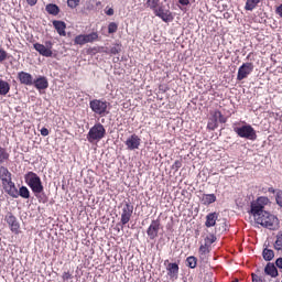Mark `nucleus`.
<instances>
[{
  "mask_svg": "<svg viewBox=\"0 0 282 282\" xmlns=\"http://www.w3.org/2000/svg\"><path fill=\"white\" fill-rule=\"evenodd\" d=\"M268 204H270V198L260 196L251 202L250 213L257 224L269 230H276V228H279V218L264 209Z\"/></svg>",
  "mask_w": 282,
  "mask_h": 282,
  "instance_id": "obj_1",
  "label": "nucleus"
},
{
  "mask_svg": "<svg viewBox=\"0 0 282 282\" xmlns=\"http://www.w3.org/2000/svg\"><path fill=\"white\" fill-rule=\"evenodd\" d=\"M24 182L29 185L39 202H42V204H45V202H47V198L43 194V182L41 181V176L39 174L34 172H28L24 175Z\"/></svg>",
  "mask_w": 282,
  "mask_h": 282,
  "instance_id": "obj_2",
  "label": "nucleus"
},
{
  "mask_svg": "<svg viewBox=\"0 0 282 282\" xmlns=\"http://www.w3.org/2000/svg\"><path fill=\"white\" fill-rule=\"evenodd\" d=\"M147 6L152 10L155 17H159L164 23H171V21H173V13H171L169 4H164L160 1H148Z\"/></svg>",
  "mask_w": 282,
  "mask_h": 282,
  "instance_id": "obj_3",
  "label": "nucleus"
},
{
  "mask_svg": "<svg viewBox=\"0 0 282 282\" xmlns=\"http://www.w3.org/2000/svg\"><path fill=\"white\" fill-rule=\"evenodd\" d=\"M105 135H107L105 126H102V123H95L94 127L89 129L86 138L90 144H94V142H100Z\"/></svg>",
  "mask_w": 282,
  "mask_h": 282,
  "instance_id": "obj_4",
  "label": "nucleus"
},
{
  "mask_svg": "<svg viewBox=\"0 0 282 282\" xmlns=\"http://www.w3.org/2000/svg\"><path fill=\"white\" fill-rule=\"evenodd\" d=\"M121 212V218H120V223L117 224V228L118 226H121V228H124V226H127V224H129L131 221V218L133 217V205L131 204V202L129 200H124L121 205H120Z\"/></svg>",
  "mask_w": 282,
  "mask_h": 282,
  "instance_id": "obj_5",
  "label": "nucleus"
},
{
  "mask_svg": "<svg viewBox=\"0 0 282 282\" xmlns=\"http://www.w3.org/2000/svg\"><path fill=\"white\" fill-rule=\"evenodd\" d=\"M109 102L105 99H93L89 101V108L93 113L100 116L101 118L109 115Z\"/></svg>",
  "mask_w": 282,
  "mask_h": 282,
  "instance_id": "obj_6",
  "label": "nucleus"
},
{
  "mask_svg": "<svg viewBox=\"0 0 282 282\" xmlns=\"http://www.w3.org/2000/svg\"><path fill=\"white\" fill-rule=\"evenodd\" d=\"M234 131H235V133H237V135L239 138H245V140H251L252 142H254V140H257V131L250 124H245L242 127H236V128H234Z\"/></svg>",
  "mask_w": 282,
  "mask_h": 282,
  "instance_id": "obj_7",
  "label": "nucleus"
},
{
  "mask_svg": "<svg viewBox=\"0 0 282 282\" xmlns=\"http://www.w3.org/2000/svg\"><path fill=\"white\" fill-rule=\"evenodd\" d=\"M33 47L40 56H44L45 58H52V56H54V52L52 51L54 42L52 41H46L44 44L35 43Z\"/></svg>",
  "mask_w": 282,
  "mask_h": 282,
  "instance_id": "obj_8",
  "label": "nucleus"
},
{
  "mask_svg": "<svg viewBox=\"0 0 282 282\" xmlns=\"http://www.w3.org/2000/svg\"><path fill=\"white\" fill-rule=\"evenodd\" d=\"M219 122L220 124H226L227 119L226 117H224L221 111L215 110L214 112H212V117L208 120L207 129H209V131H215V129L219 127Z\"/></svg>",
  "mask_w": 282,
  "mask_h": 282,
  "instance_id": "obj_9",
  "label": "nucleus"
},
{
  "mask_svg": "<svg viewBox=\"0 0 282 282\" xmlns=\"http://www.w3.org/2000/svg\"><path fill=\"white\" fill-rule=\"evenodd\" d=\"M254 72V64L252 62L243 63L238 68L237 80H246Z\"/></svg>",
  "mask_w": 282,
  "mask_h": 282,
  "instance_id": "obj_10",
  "label": "nucleus"
},
{
  "mask_svg": "<svg viewBox=\"0 0 282 282\" xmlns=\"http://www.w3.org/2000/svg\"><path fill=\"white\" fill-rule=\"evenodd\" d=\"M4 221L8 224L11 232H14V235H19L21 225L19 224V219H17V216H14L12 212L7 213V215L4 216Z\"/></svg>",
  "mask_w": 282,
  "mask_h": 282,
  "instance_id": "obj_11",
  "label": "nucleus"
},
{
  "mask_svg": "<svg viewBox=\"0 0 282 282\" xmlns=\"http://www.w3.org/2000/svg\"><path fill=\"white\" fill-rule=\"evenodd\" d=\"M124 144L128 151H135L140 149V144H142V139H140L138 134H132L126 140Z\"/></svg>",
  "mask_w": 282,
  "mask_h": 282,
  "instance_id": "obj_12",
  "label": "nucleus"
},
{
  "mask_svg": "<svg viewBox=\"0 0 282 282\" xmlns=\"http://www.w3.org/2000/svg\"><path fill=\"white\" fill-rule=\"evenodd\" d=\"M159 232H160V218L151 221V224L147 230V235H148L149 239H151L153 241L154 239H158Z\"/></svg>",
  "mask_w": 282,
  "mask_h": 282,
  "instance_id": "obj_13",
  "label": "nucleus"
},
{
  "mask_svg": "<svg viewBox=\"0 0 282 282\" xmlns=\"http://www.w3.org/2000/svg\"><path fill=\"white\" fill-rule=\"evenodd\" d=\"M18 80L21 85H26V87H32V85H34V77L28 72H19Z\"/></svg>",
  "mask_w": 282,
  "mask_h": 282,
  "instance_id": "obj_14",
  "label": "nucleus"
},
{
  "mask_svg": "<svg viewBox=\"0 0 282 282\" xmlns=\"http://www.w3.org/2000/svg\"><path fill=\"white\" fill-rule=\"evenodd\" d=\"M2 188H4V192L9 194L10 197H13V199L19 198V189L17 188L14 182L9 181V183H4Z\"/></svg>",
  "mask_w": 282,
  "mask_h": 282,
  "instance_id": "obj_15",
  "label": "nucleus"
},
{
  "mask_svg": "<svg viewBox=\"0 0 282 282\" xmlns=\"http://www.w3.org/2000/svg\"><path fill=\"white\" fill-rule=\"evenodd\" d=\"M33 86L39 91L43 89H47L50 87V82H47V77L45 76H39L36 79H33Z\"/></svg>",
  "mask_w": 282,
  "mask_h": 282,
  "instance_id": "obj_16",
  "label": "nucleus"
},
{
  "mask_svg": "<svg viewBox=\"0 0 282 282\" xmlns=\"http://www.w3.org/2000/svg\"><path fill=\"white\" fill-rule=\"evenodd\" d=\"M53 28H55L59 36H67V32H65V30H67V24L65 22L61 20H54Z\"/></svg>",
  "mask_w": 282,
  "mask_h": 282,
  "instance_id": "obj_17",
  "label": "nucleus"
},
{
  "mask_svg": "<svg viewBox=\"0 0 282 282\" xmlns=\"http://www.w3.org/2000/svg\"><path fill=\"white\" fill-rule=\"evenodd\" d=\"M0 180L3 184H8L9 182H12V173L10 172V170H8V167L6 166H0Z\"/></svg>",
  "mask_w": 282,
  "mask_h": 282,
  "instance_id": "obj_18",
  "label": "nucleus"
},
{
  "mask_svg": "<svg viewBox=\"0 0 282 282\" xmlns=\"http://www.w3.org/2000/svg\"><path fill=\"white\" fill-rule=\"evenodd\" d=\"M217 219H219V214L218 213H209L206 216V221H205V226L206 228H213V226H215V224H217Z\"/></svg>",
  "mask_w": 282,
  "mask_h": 282,
  "instance_id": "obj_19",
  "label": "nucleus"
},
{
  "mask_svg": "<svg viewBox=\"0 0 282 282\" xmlns=\"http://www.w3.org/2000/svg\"><path fill=\"white\" fill-rule=\"evenodd\" d=\"M200 202L204 206H210V204H215V202H217V196L215 194H203Z\"/></svg>",
  "mask_w": 282,
  "mask_h": 282,
  "instance_id": "obj_20",
  "label": "nucleus"
},
{
  "mask_svg": "<svg viewBox=\"0 0 282 282\" xmlns=\"http://www.w3.org/2000/svg\"><path fill=\"white\" fill-rule=\"evenodd\" d=\"M167 274L170 279H177V274H180V265H177V263H170L167 265Z\"/></svg>",
  "mask_w": 282,
  "mask_h": 282,
  "instance_id": "obj_21",
  "label": "nucleus"
},
{
  "mask_svg": "<svg viewBox=\"0 0 282 282\" xmlns=\"http://www.w3.org/2000/svg\"><path fill=\"white\" fill-rule=\"evenodd\" d=\"M45 10L47 14H52V17H58V14L61 13V8H58V6L54 3L46 4Z\"/></svg>",
  "mask_w": 282,
  "mask_h": 282,
  "instance_id": "obj_22",
  "label": "nucleus"
},
{
  "mask_svg": "<svg viewBox=\"0 0 282 282\" xmlns=\"http://www.w3.org/2000/svg\"><path fill=\"white\" fill-rule=\"evenodd\" d=\"M265 274L269 276L275 278L279 276V270H276V267L272 263H268L264 268Z\"/></svg>",
  "mask_w": 282,
  "mask_h": 282,
  "instance_id": "obj_23",
  "label": "nucleus"
},
{
  "mask_svg": "<svg viewBox=\"0 0 282 282\" xmlns=\"http://www.w3.org/2000/svg\"><path fill=\"white\" fill-rule=\"evenodd\" d=\"M8 94H10V84L0 79V96H8Z\"/></svg>",
  "mask_w": 282,
  "mask_h": 282,
  "instance_id": "obj_24",
  "label": "nucleus"
},
{
  "mask_svg": "<svg viewBox=\"0 0 282 282\" xmlns=\"http://www.w3.org/2000/svg\"><path fill=\"white\" fill-rule=\"evenodd\" d=\"M18 197H22V199H30V189L25 186H21L18 191Z\"/></svg>",
  "mask_w": 282,
  "mask_h": 282,
  "instance_id": "obj_25",
  "label": "nucleus"
},
{
  "mask_svg": "<svg viewBox=\"0 0 282 282\" xmlns=\"http://www.w3.org/2000/svg\"><path fill=\"white\" fill-rule=\"evenodd\" d=\"M262 257H263L264 261H272L274 259V251L265 248L262 251Z\"/></svg>",
  "mask_w": 282,
  "mask_h": 282,
  "instance_id": "obj_26",
  "label": "nucleus"
},
{
  "mask_svg": "<svg viewBox=\"0 0 282 282\" xmlns=\"http://www.w3.org/2000/svg\"><path fill=\"white\" fill-rule=\"evenodd\" d=\"M8 160H10V153H8L6 148H0V163L3 164V162H8Z\"/></svg>",
  "mask_w": 282,
  "mask_h": 282,
  "instance_id": "obj_27",
  "label": "nucleus"
},
{
  "mask_svg": "<svg viewBox=\"0 0 282 282\" xmlns=\"http://www.w3.org/2000/svg\"><path fill=\"white\" fill-rule=\"evenodd\" d=\"M86 43H94V41H98V33L93 32L89 34H84Z\"/></svg>",
  "mask_w": 282,
  "mask_h": 282,
  "instance_id": "obj_28",
  "label": "nucleus"
},
{
  "mask_svg": "<svg viewBox=\"0 0 282 282\" xmlns=\"http://www.w3.org/2000/svg\"><path fill=\"white\" fill-rule=\"evenodd\" d=\"M186 262L188 268H191L192 270L197 268V258L189 256L187 257Z\"/></svg>",
  "mask_w": 282,
  "mask_h": 282,
  "instance_id": "obj_29",
  "label": "nucleus"
},
{
  "mask_svg": "<svg viewBox=\"0 0 282 282\" xmlns=\"http://www.w3.org/2000/svg\"><path fill=\"white\" fill-rule=\"evenodd\" d=\"M74 44L75 45H85L87 44L86 40H85V34H79L75 37L74 40Z\"/></svg>",
  "mask_w": 282,
  "mask_h": 282,
  "instance_id": "obj_30",
  "label": "nucleus"
},
{
  "mask_svg": "<svg viewBox=\"0 0 282 282\" xmlns=\"http://www.w3.org/2000/svg\"><path fill=\"white\" fill-rule=\"evenodd\" d=\"M120 52H122V46H120V44H115L112 47H110L108 54L116 56V54H120Z\"/></svg>",
  "mask_w": 282,
  "mask_h": 282,
  "instance_id": "obj_31",
  "label": "nucleus"
},
{
  "mask_svg": "<svg viewBox=\"0 0 282 282\" xmlns=\"http://www.w3.org/2000/svg\"><path fill=\"white\" fill-rule=\"evenodd\" d=\"M274 249L275 250H282V232H279L276 235V240H275V243H274Z\"/></svg>",
  "mask_w": 282,
  "mask_h": 282,
  "instance_id": "obj_32",
  "label": "nucleus"
},
{
  "mask_svg": "<svg viewBox=\"0 0 282 282\" xmlns=\"http://www.w3.org/2000/svg\"><path fill=\"white\" fill-rule=\"evenodd\" d=\"M217 241V237L215 235H209L205 238V245L210 248V245Z\"/></svg>",
  "mask_w": 282,
  "mask_h": 282,
  "instance_id": "obj_33",
  "label": "nucleus"
},
{
  "mask_svg": "<svg viewBox=\"0 0 282 282\" xmlns=\"http://www.w3.org/2000/svg\"><path fill=\"white\" fill-rule=\"evenodd\" d=\"M118 32V24L116 22H111L108 25V33L109 34H116Z\"/></svg>",
  "mask_w": 282,
  "mask_h": 282,
  "instance_id": "obj_34",
  "label": "nucleus"
},
{
  "mask_svg": "<svg viewBox=\"0 0 282 282\" xmlns=\"http://www.w3.org/2000/svg\"><path fill=\"white\" fill-rule=\"evenodd\" d=\"M275 202L278 204V206H280V208H282V191L278 189L275 192Z\"/></svg>",
  "mask_w": 282,
  "mask_h": 282,
  "instance_id": "obj_35",
  "label": "nucleus"
},
{
  "mask_svg": "<svg viewBox=\"0 0 282 282\" xmlns=\"http://www.w3.org/2000/svg\"><path fill=\"white\" fill-rule=\"evenodd\" d=\"M257 3H259L258 1H247L246 2V10L252 11L254 10V8H257Z\"/></svg>",
  "mask_w": 282,
  "mask_h": 282,
  "instance_id": "obj_36",
  "label": "nucleus"
},
{
  "mask_svg": "<svg viewBox=\"0 0 282 282\" xmlns=\"http://www.w3.org/2000/svg\"><path fill=\"white\" fill-rule=\"evenodd\" d=\"M210 247H208V245H202L199 247V254H208V252H210Z\"/></svg>",
  "mask_w": 282,
  "mask_h": 282,
  "instance_id": "obj_37",
  "label": "nucleus"
},
{
  "mask_svg": "<svg viewBox=\"0 0 282 282\" xmlns=\"http://www.w3.org/2000/svg\"><path fill=\"white\" fill-rule=\"evenodd\" d=\"M3 61H8V52H6L3 48H0V63H3Z\"/></svg>",
  "mask_w": 282,
  "mask_h": 282,
  "instance_id": "obj_38",
  "label": "nucleus"
},
{
  "mask_svg": "<svg viewBox=\"0 0 282 282\" xmlns=\"http://www.w3.org/2000/svg\"><path fill=\"white\" fill-rule=\"evenodd\" d=\"M188 3H191L189 1H178L177 7L183 11L186 12V6H188Z\"/></svg>",
  "mask_w": 282,
  "mask_h": 282,
  "instance_id": "obj_39",
  "label": "nucleus"
},
{
  "mask_svg": "<svg viewBox=\"0 0 282 282\" xmlns=\"http://www.w3.org/2000/svg\"><path fill=\"white\" fill-rule=\"evenodd\" d=\"M180 169H182V161H175L172 165V170L177 173V171H180Z\"/></svg>",
  "mask_w": 282,
  "mask_h": 282,
  "instance_id": "obj_40",
  "label": "nucleus"
},
{
  "mask_svg": "<svg viewBox=\"0 0 282 282\" xmlns=\"http://www.w3.org/2000/svg\"><path fill=\"white\" fill-rule=\"evenodd\" d=\"M105 14H107V17H113V8L106 7Z\"/></svg>",
  "mask_w": 282,
  "mask_h": 282,
  "instance_id": "obj_41",
  "label": "nucleus"
},
{
  "mask_svg": "<svg viewBox=\"0 0 282 282\" xmlns=\"http://www.w3.org/2000/svg\"><path fill=\"white\" fill-rule=\"evenodd\" d=\"M62 279H63V281H69V279H72V273H69V271L64 272L62 274Z\"/></svg>",
  "mask_w": 282,
  "mask_h": 282,
  "instance_id": "obj_42",
  "label": "nucleus"
},
{
  "mask_svg": "<svg viewBox=\"0 0 282 282\" xmlns=\"http://www.w3.org/2000/svg\"><path fill=\"white\" fill-rule=\"evenodd\" d=\"M41 135H43L44 138L50 135V130L47 128H42L41 129Z\"/></svg>",
  "mask_w": 282,
  "mask_h": 282,
  "instance_id": "obj_43",
  "label": "nucleus"
},
{
  "mask_svg": "<svg viewBox=\"0 0 282 282\" xmlns=\"http://www.w3.org/2000/svg\"><path fill=\"white\" fill-rule=\"evenodd\" d=\"M67 4L69 8H77L78 2L77 1H67Z\"/></svg>",
  "mask_w": 282,
  "mask_h": 282,
  "instance_id": "obj_44",
  "label": "nucleus"
},
{
  "mask_svg": "<svg viewBox=\"0 0 282 282\" xmlns=\"http://www.w3.org/2000/svg\"><path fill=\"white\" fill-rule=\"evenodd\" d=\"M275 265H276V268H280V270H282V258L276 259Z\"/></svg>",
  "mask_w": 282,
  "mask_h": 282,
  "instance_id": "obj_45",
  "label": "nucleus"
},
{
  "mask_svg": "<svg viewBox=\"0 0 282 282\" xmlns=\"http://www.w3.org/2000/svg\"><path fill=\"white\" fill-rule=\"evenodd\" d=\"M276 14H279V17L282 19V4H280L276 10H275Z\"/></svg>",
  "mask_w": 282,
  "mask_h": 282,
  "instance_id": "obj_46",
  "label": "nucleus"
},
{
  "mask_svg": "<svg viewBox=\"0 0 282 282\" xmlns=\"http://www.w3.org/2000/svg\"><path fill=\"white\" fill-rule=\"evenodd\" d=\"M269 193H276V191L274 188L270 187Z\"/></svg>",
  "mask_w": 282,
  "mask_h": 282,
  "instance_id": "obj_47",
  "label": "nucleus"
},
{
  "mask_svg": "<svg viewBox=\"0 0 282 282\" xmlns=\"http://www.w3.org/2000/svg\"><path fill=\"white\" fill-rule=\"evenodd\" d=\"M36 3V1H29V6H34Z\"/></svg>",
  "mask_w": 282,
  "mask_h": 282,
  "instance_id": "obj_48",
  "label": "nucleus"
},
{
  "mask_svg": "<svg viewBox=\"0 0 282 282\" xmlns=\"http://www.w3.org/2000/svg\"><path fill=\"white\" fill-rule=\"evenodd\" d=\"M250 56H252V53H249V54L247 55V59H250Z\"/></svg>",
  "mask_w": 282,
  "mask_h": 282,
  "instance_id": "obj_49",
  "label": "nucleus"
},
{
  "mask_svg": "<svg viewBox=\"0 0 282 282\" xmlns=\"http://www.w3.org/2000/svg\"><path fill=\"white\" fill-rule=\"evenodd\" d=\"M118 232H120V228H117Z\"/></svg>",
  "mask_w": 282,
  "mask_h": 282,
  "instance_id": "obj_50",
  "label": "nucleus"
},
{
  "mask_svg": "<svg viewBox=\"0 0 282 282\" xmlns=\"http://www.w3.org/2000/svg\"><path fill=\"white\" fill-rule=\"evenodd\" d=\"M26 1H36V0H26Z\"/></svg>",
  "mask_w": 282,
  "mask_h": 282,
  "instance_id": "obj_51",
  "label": "nucleus"
},
{
  "mask_svg": "<svg viewBox=\"0 0 282 282\" xmlns=\"http://www.w3.org/2000/svg\"><path fill=\"white\" fill-rule=\"evenodd\" d=\"M178 1H185V0H178Z\"/></svg>",
  "mask_w": 282,
  "mask_h": 282,
  "instance_id": "obj_52",
  "label": "nucleus"
},
{
  "mask_svg": "<svg viewBox=\"0 0 282 282\" xmlns=\"http://www.w3.org/2000/svg\"><path fill=\"white\" fill-rule=\"evenodd\" d=\"M235 282H238L237 280Z\"/></svg>",
  "mask_w": 282,
  "mask_h": 282,
  "instance_id": "obj_53",
  "label": "nucleus"
}]
</instances>
